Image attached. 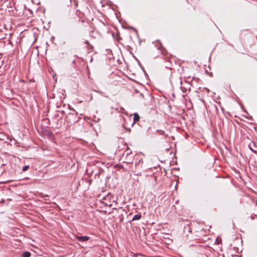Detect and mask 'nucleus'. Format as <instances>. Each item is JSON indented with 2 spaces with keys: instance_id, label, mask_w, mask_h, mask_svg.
<instances>
[{
  "instance_id": "3",
  "label": "nucleus",
  "mask_w": 257,
  "mask_h": 257,
  "mask_svg": "<svg viewBox=\"0 0 257 257\" xmlns=\"http://www.w3.org/2000/svg\"><path fill=\"white\" fill-rule=\"evenodd\" d=\"M141 216H141V214H137L135 215L133 217V219H132V221H134V220H139V219H141Z\"/></svg>"
},
{
  "instance_id": "1",
  "label": "nucleus",
  "mask_w": 257,
  "mask_h": 257,
  "mask_svg": "<svg viewBox=\"0 0 257 257\" xmlns=\"http://www.w3.org/2000/svg\"><path fill=\"white\" fill-rule=\"evenodd\" d=\"M76 239L80 242H85L89 240V237L87 236H77Z\"/></svg>"
},
{
  "instance_id": "2",
  "label": "nucleus",
  "mask_w": 257,
  "mask_h": 257,
  "mask_svg": "<svg viewBox=\"0 0 257 257\" xmlns=\"http://www.w3.org/2000/svg\"><path fill=\"white\" fill-rule=\"evenodd\" d=\"M140 116L137 113H135L134 114V123L140 120Z\"/></svg>"
},
{
  "instance_id": "9",
  "label": "nucleus",
  "mask_w": 257,
  "mask_h": 257,
  "mask_svg": "<svg viewBox=\"0 0 257 257\" xmlns=\"http://www.w3.org/2000/svg\"><path fill=\"white\" fill-rule=\"evenodd\" d=\"M256 204H257V201L256 202Z\"/></svg>"
},
{
  "instance_id": "5",
  "label": "nucleus",
  "mask_w": 257,
  "mask_h": 257,
  "mask_svg": "<svg viewBox=\"0 0 257 257\" xmlns=\"http://www.w3.org/2000/svg\"><path fill=\"white\" fill-rule=\"evenodd\" d=\"M28 168H29V166L28 165L25 166L23 167V168L22 169V171L23 172H25V171H26L28 170Z\"/></svg>"
},
{
  "instance_id": "7",
  "label": "nucleus",
  "mask_w": 257,
  "mask_h": 257,
  "mask_svg": "<svg viewBox=\"0 0 257 257\" xmlns=\"http://www.w3.org/2000/svg\"><path fill=\"white\" fill-rule=\"evenodd\" d=\"M202 257H207V255L206 254L203 255Z\"/></svg>"
},
{
  "instance_id": "8",
  "label": "nucleus",
  "mask_w": 257,
  "mask_h": 257,
  "mask_svg": "<svg viewBox=\"0 0 257 257\" xmlns=\"http://www.w3.org/2000/svg\"><path fill=\"white\" fill-rule=\"evenodd\" d=\"M85 43H87V44H88V41H85Z\"/></svg>"
},
{
  "instance_id": "4",
  "label": "nucleus",
  "mask_w": 257,
  "mask_h": 257,
  "mask_svg": "<svg viewBox=\"0 0 257 257\" xmlns=\"http://www.w3.org/2000/svg\"><path fill=\"white\" fill-rule=\"evenodd\" d=\"M31 253L29 251H25L23 253L22 256L23 257H30Z\"/></svg>"
},
{
  "instance_id": "6",
  "label": "nucleus",
  "mask_w": 257,
  "mask_h": 257,
  "mask_svg": "<svg viewBox=\"0 0 257 257\" xmlns=\"http://www.w3.org/2000/svg\"><path fill=\"white\" fill-rule=\"evenodd\" d=\"M249 148H250V150H251L252 152H255V151L253 150V149L250 147V145L249 146Z\"/></svg>"
}]
</instances>
